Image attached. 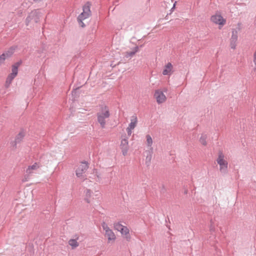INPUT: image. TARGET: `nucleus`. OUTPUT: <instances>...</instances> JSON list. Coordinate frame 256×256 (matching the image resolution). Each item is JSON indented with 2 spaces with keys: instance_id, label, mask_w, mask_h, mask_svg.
Wrapping results in <instances>:
<instances>
[{
  "instance_id": "obj_1",
  "label": "nucleus",
  "mask_w": 256,
  "mask_h": 256,
  "mask_svg": "<svg viewBox=\"0 0 256 256\" xmlns=\"http://www.w3.org/2000/svg\"><path fill=\"white\" fill-rule=\"evenodd\" d=\"M224 156L222 152L220 151L216 162L220 166V171L223 175L226 174L228 172V162L224 159Z\"/></svg>"
},
{
  "instance_id": "obj_2",
  "label": "nucleus",
  "mask_w": 256,
  "mask_h": 256,
  "mask_svg": "<svg viewBox=\"0 0 256 256\" xmlns=\"http://www.w3.org/2000/svg\"><path fill=\"white\" fill-rule=\"evenodd\" d=\"M88 162H82L76 170V176L82 180L86 179V176H84V174L88 168Z\"/></svg>"
},
{
  "instance_id": "obj_3",
  "label": "nucleus",
  "mask_w": 256,
  "mask_h": 256,
  "mask_svg": "<svg viewBox=\"0 0 256 256\" xmlns=\"http://www.w3.org/2000/svg\"><path fill=\"white\" fill-rule=\"evenodd\" d=\"M42 15V10L40 9L34 10L32 11L26 18V25H28V23L32 20L36 23L38 22Z\"/></svg>"
},
{
  "instance_id": "obj_4",
  "label": "nucleus",
  "mask_w": 256,
  "mask_h": 256,
  "mask_svg": "<svg viewBox=\"0 0 256 256\" xmlns=\"http://www.w3.org/2000/svg\"><path fill=\"white\" fill-rule=\"evenodd\" d=\"M102 226L103 230L105 231L104 236L108 238V242H114L116 236L112 230L110 229L108 224L104 222H102Z\"/></svg>"
},
{
  "instance_id": "obj_5",
  "label": "nucleus",
  "mask_w": 256,
  "mask_h": 256,
  "mask_svg": "<svg viewBox=\"0 0 256 256\" xmlns=\"http://www.w3.org/2000/svg\"><path fill=\"white\" fill-rule=\"evenodd\" d=\"M120 147L122 150V154L124 156L126 155L128 150V138L126 137V134L122 136Z\"/></svg>"
},
{
  "instance_id": "obj_6",
  "label": "nucleus",
  "mask_w": 256,
  "mask_h": 256,
  "mask_svg": "<svg viewBox=\"0 0 256 256\" xmlns=\"http://www.w3.org/2000/svg\"><path fill=\"white\" fill-rule=\"evenodd\" d=\"M154 96L158 104L164 102L166 100V96L163 93V92L160 90H157L155 91Z\"/></svg>"
},
{
  "instance_id": "obj_7",
  "label": "nucleus",
  "mask_w": 256,
  "mask_h": 256,
  "mask_svg": "<svg viewBox=\"0 0 256 256\" xmlns=\"http://www.w3.org/2000/svg\"><path fill=\"white\" fill-rule=\"evenodd\" d=\"M25 136V134L24 130H21L16 136L15 140L14 141L11 142L10 144L11 146L14 148H16V145L18 144L21 142L24 136Z\"/></svg>"
},
{
  "instance_id": "obj_8",
  "label": "nucleus",
  "mask_w": 256,
  "mask_h": 256,
  "mask_svg": "<svg viewBox=\"0 0 256 256\" xmlns=\"http://www.w3.org/2000/svg\"><path fill=\"white\" fill-rule=\"evenodd\" d=\"M40 168V165L37 162H35L34 164L28 166L26 170V172L28 174L24 176V178L22 180L23 182H26L28 180V175L32 174L34 170H36Z\"/></svg>"
},
{
  "instance_id": "obj_9",
  "label": "nucleus",
  "mask_w": 256,
  "mask_h": 256,
  "mask_svg": "<svg viewBox=\"0 0 256 256\" xmlns=\"http://www.w3.org/2000/svg\"><path fill=\"white\" fill-rule=\"evenodd\" d=\"M238 30L233 29L232 30V34L230 38V48L232 49H235L236 46V42L238 40Z\"/></svg>"
},
{
  "instance_id": "obj_10",
  "label": "nucleus",
  "mask_w": 256,
  "mask_h": 256,
  "mask_svg": "<svg viewBox=\"0 0 256 256\" xmlns=\"http://www.w3.org/2000/svg\"><path fill=\"white\" fill-rule=\"evenodd\" d=\"M96 114H100L102 117L109 118L110 113L108 108L105 105L100 106V110Z\"/></svg>"
},
{
  "instance_id": "obj_11",
  "label": "nucleus",
  "mask_w": 256,
  "mask_h": 256,
  "mask_svg": "<svg viewBox=\"0 0 256 256\" xmlns=\"http://www.w3.org/2000/svg\"><path fill=\"white\" fill-rule=\"evenodd\" d=\"M210 20L212 22L218 24L224 25L225 22V20L220 15L212 16Z\"/></svg>"
},
{
  "instance_id": "obj_12",
  "label": "nucleus",
  "mask_w": 256,
  "mask_h": 256,
  "mask_svg": "<svg viewBox=\"0 0 256 256\" xmlns=\"http://www.w3.org/2000/svg\"><path fill=\"white\" fill-rule=\"evenodd\" d=\"M172 66L170 62H168L164 66L162 71V74L164 76L170 75L172 72Z\"/></svg>"
},
{
  "instance_id": "obj_13",
  "label": "nucleus",
  "mask_w": 256,
  "mask_h": 256,
  "mask_svg": "<svg viewBox=\"0 0 256 256\" xmlns=\"http://www.w3.org/2000/svg\"><path fill=\"white\" fill-rule=\"evenodd\" d=\"M16 48H17L16 46H11L10 48H9L7 50H6L2 54H4L5 55V56L6 58H10L14 54Z\"/></svg>"
},
{
  "instance_id": "obj_14",
  "label": "nucleus",
  "mask_w": 256,
  "mask_h": 256,
  "mask_svg": "<svg viewBox=\"0 0 256 256\" xmlns=\"http://www.w3.org/2000/svg\"><path fill=\"white\" fill-rule=\"evenodd\" d=\"M138 122L137 117L136 115H134L131 117L130 122L128 125V128L130 129H134L136 126Z\"/></svg>"
},
{
  "instance_id": "obj_15",
  "label": "nucleus",
  "mask_w": 256,
  "mask_h": 256,
  "mask_svg": "<svg viewBox=\"0 0 256 256\" xmlns=\"http://www.w3.org/2000/svg\"><path fill=\"white\" fill-rule=\"evenodd\" d=\"M90 2H87L84 6H83V12L84 14H86L87 16H90L91 11L90 10Z\"/></svg>"
},
{
  "instance_id": "obj_16",
  "label": "nucleus",
  "mask_w": 256,
  "mask_h": 256,
  "mask_svg": "<svg viewBox=\"0 0 256 256\" xmlns=\"http://www.w3.org/2000/svg\"><path fill=\"white\" fill-rule=\"evenodd\" d=\"M139 50V48L138 46H136L134 48V50L130 52H126L124 56L126 58H129L132 57Z\"/></svg>"
},
{
  "instance_id": "obj_17",
  "label": "nucleus",
  "mask_w": 256,
  "mask_h": 256,
  "mask_svg": "<svg viewBox=\"0 0 256 256\" xmlns=\"http://www.w3.org/2000/svg\"><path fill=\"white\" fill-rule=\"evenodd\" d=\"M16 76V75H15V74L10 73L6 80V87L8 88L11 82H12V80Z\"/></svg>"
},
{
  "instance_id": "obj_18",
  "label": "nucleus",
  "mask_w": 256,
  "mask_h": 256,
  "mask_svg": "<svg viewBox=\"0 0 256 256\" xmlns=\"http://www.w3.org/2000/svg\"><path fill=\"white\" fill-rule=\"evenodd\" d=\"M98 122L100 123L101 127L102 128H104L106 126V120L105 119L108 118L102 117L100 114H96Z\"/></svg>"
},
{
  "instance_id": "obj_19",
  "label": "nucleus",
  "mask_w": 256,
  "mask_h": 256,
  "mask_svg": "<svg viewBox=\"0 0 256 256\" xmlns=\"http://www.w3.org/2000/svg\"><path fill=\"white\" fill-rule=\"evenodd\" d=\"M93 174H94V178L96 182H100L102 180V178L100 177V175L98 172V170L96 169H94L93 170Z\"/></svg>"
},
{
  "instance_id": "obj_20",
  "label": "nucleus",
  "mask_w": 256,
  "mask_h": 256,
  "mask_svg": "<svg viewBox=\"0 0 256 256\" xmlns=\"http://www.w3.org/2000/svg\"><path fill=\"white\" fill-rule=\"evenodd\" d=\"M146 145L148 147H150V150L152 151V139L150 135L147 134L146 136Z\"/></svg>"
},
{
  "instance_id": "obj_21",
  "label": "nucleus",
  "mask_w": 256,
  "mask_h": 256,
  "mask_svg": "<svg viewBox=\"0 0 256 256\" xmlns=\"http://www.w3.org/2000/svg\"><path fill=\"white\" fill-rule=\"evenodd\" d=\"M68 244L72 246V248H74L78 246V244L76 240L74 239H70L68 241Z\"/></svg>"
},
{
  "instance_id": "obj_22",
  "label": "nucleus",
  "mask_w": 256,
  "mask_h": 256,
  "mask_svg": "<svg viewBox=\"0 0 256 256\" xmlns=\"http://www.w3.org/2000/svg\"><path fill=\"white\" fill-rule=\"evenodd\" d=\"M206 138H207V136L206 134H202L200 138V142L204 146H206Z\"/></svg>"
},
{
  "instance_id": "obj_23",
  "label": "nucleus",
  "mask_w": 256,
  "mask_h": 256,
  "mask_svg": "<svg viewBox=\"0 0 256 256\" xmlns=\"http://www.w3.org/2000/svg\"><path fill=\"white\" fill-rule=\"evenodd\" d=\"M90 16H87L84 14V12H82L78 18V20L82 21L83 20L88 18Z\"/></svg>"
},
{
  "instance_id": "obj_24",
  "label": "nucleus",
  "mask_w": 256,
  "mask_h": 256,
  "mask_svg": "<svg viewBox=\"0 0 256 256\" xmlns=\"http://www.w3.org/2000/svg\"><path fill=\"white\" fill-rule=\"evenodd\" d=\"M91 194H92V192L90 190H88V189L86 190V198H85V200L88 203L90 202L89 198L91 196Z\"/></svg>"
},
{
  "instance_id": "obj_25",
  "label": "nucleus",
  "mask_w": 256,
  "mask_h": 256,
  "mask_svg": "<svg viewBox=\"0 0 256 256\" xmlns=\"http://www.w3.org/2000/svg\"><path fill=\"white\" fill-rule=\"evenodd\" d=\"M120 232L122 234L126 235L129 234V230L126 226H123Z\"/></svg>"
},
{
  "instance_id": "obj_26",
  "label": "nucleus",
  "mask_w": 256,
  "mask_h": 256,
  "mask_svg": "<svg viewBox=\"0 0 256 256\" xmlns=\"http://www.w3.org/2000/svg\"><path fill=\"white\" fill-rule=\"evenodd\" d=\"M123 225L120 222L114 224V228L115 230H117L118 232H120Z\"/></svg>"
},
{
  "instance_id": "obj_27",
  "label": "nucleus",
  "mask_w": 256,
  "mask_h": 256,
  "mask_svg": "<svg viewBox=\"0 0 256 256\" xmlns=\"http://www.w3.org/2000/svg\"><path fill=\"white\" fill-rule=\"evenodd\" d=\"M11 73L15 74V75L17 76L18 73V68H17L16 66H15L12 65Z\"/></svg>"
},
{
  "instance_id": "obj_28",
  "label": "nucleus",
  "mask_w": 256,
  "mask_h": 256,
  "mask_svg": "<svg viewBox=\"0 0 256 256\" xmlns=\"http://www.w3.org/2000/svg\"><path fill=\"white\" fill-rule=\"evenodd\" d=\"M210 230L212 234L215 232V228L214 226H213V222L212 220H210Z\"/></svg>"
},
{
  "instance_id": "obj_29",
  "label": "nucleus",
  "mask_w": 256,
  "mask_h": 256,
  "mask_svg": "<svg viewBox=\"0 0 256 256\" xmlns=\"http://www.w3.org/2000/svg\"><path fill=\"white\" fill-rule=\"evenodd\" d=\"M7 58L5 56V55L4 54H2L0 55V64H2L4 63V60Z\"/></svg>"
},
{
  "instance_id": "obj_30",
  "label": "nucleus",
  "mask_w": 256,
  "mask_h": 256,
  "mask_svg": "<svg viewBox=\"0 0 256 256\" xmlns=\"http://www.w3.org/2000/svg\"><path fill=\"white\" fill-rule=\"evenodd\" d=\"M152 158V154H150V156H147L146 158V164H147L148 166L149 165V164L150 163V160Z\"/></svg>"
},
{
  "instance_id": "obj_31",
  "label": "nucleus",
  "mask_w": 256,
  "mask_h": 256,
  "mask_svg": "<svg viewBox=\"0 0 256 256\" xmlns=\"http://www.w3.org/2000/svg\"><path fill=\"white\" fill-rule=\"evenodd\" d=\"M22 60H20L16 63H14L13 65L15 66H16L18 68V67L20 66V65L22 64Z\"/></svg>"
},
{
  "instance_id": "obj_32",
  "label": "nucleus",
  "mask_w": 256,
  "mask_h": 256,
  "mask_svg": "<svg viewBox=\"0 0 256 256\" xmlns=\"http://www.w3.org/2000/svg\"><path fill=\"white\" fill-rule=\"evenodd\" d=\"M133 129H130V128L128 127L126 128V132H128V136H130L132 134V130Z\"/></svg>"
},
{
  "instance_id": "obj_33",
  "label": "nucleus",
  "mask_w": 256,
  "mask_h": 256,
  "mask_svg": "<svg viewBox=\"0 0 256 256\" xmlns=\"http://www.w3.org/2000/svg\"><path fill=\"white\" fill-rule=\"evenodd\" d=\"M254 65H256V50L254 52Z\"/></svg>"
},
{
  "instance_id": "obj_34",
  "label": "nucleus",
  "mask_w": 256,
  "mask_h": 256,
  "mask_svg": "<svg viewBox=\"0 0 256 256\" xmlns=\"http://www.w3.org/2000/svg\"><path fill=\"white\" fill-rule=\"evenodd\" d=\"M78 23H79V24L80 26L82 27V28H84L85 26V24H84L82 22V21H80V20H78Z\"/></svg>"
},
{
  "instance_id": "obj_35",
  "label": "nucleus",
  "mask_w": 256,
  "mask_h": 256,
  "mask_svg": "<svg viewBox=\"0 0 256 256\" xmlns=\"http://www.w3.org/2000/svg\"><path fill=\"white\" fill-rule=\"evenodd\" d=\"M79 88V87H78V88H76L75 89H74L72 91V93L73 94L74 92L76 93V91Z\"/></svg>"
},
{
  "instance_id": "obj_36",
  "label": "nucleus",
  "mask_w": 256,
  "mask_h": 256,
  "mask_svg": "<svg viewBox=\"0 0 256 256\" xmlns=\"http://www.w3.org/2000/svg\"><path fill=\"white\" fill-rule=\"evenodd\" d=\"M162 92H167V88H164L163 89V90H162Z\"/></svg>"
},
{
  "instance_id": "obj_37",
  "label": "nucleus",
  "mask_w": 256,
  "mask_h": 256,
  "mask_svg": "<svg viewBox=\"0 0 256 256\" xmlns=\"http://www.w3.org/2000/svg\"><path fill=\"white\" fill-rule=\"evenodd\" d=\"M255 66L254 68L253 69V70L254 72H256V65H254Z\"/></svg>"
},
{
  "instance_id": "obj_38",
  "label": "nucleus",
  "mask_w": 256,
  "mask_h": 256,
  "mask_svg": "<svg viewBox=\"0 0 256 256\" xmlns=\"http://www.w3.org/2000/svg\"><path fill=\"white\" fill-rule=\"evenodd\" d=\"M175 7V4H174L173 6V7L172 8V10L173 8H174Z\"/></svg>"
},
{
  "instance_id": "obj_39",
  "label": "nucleus",
  "mask_w": 256,
  "mask_h": 256,
  "mask_svg": "<svg viewBox=\"0 0 256 256\" xmlns=\"http://www.w3.org/2000/svg\"><path fill=\"white\" fill-rule=\"evenodd\" d=\"M212 239H215V236H214V235L212 236Z\"/></svg>"
},
{
  "instance_id": "obj_40",
  "label": "nucleus",
  "mask_w": 256,
  "mask_h": 256,
  "mask_svg": "<svg viewBox=\"0 0 256 256\" xmlns=\"http://www.w3.org/2000/svg\"><path fill=\"white\" fill-rule=\"evenodd\" d=\"M184 194H187V191L186 190L184 192Z\"/></svg>"
},
{
  "instance_id": "obj_41",
  "label": "nucleus",
  "mask_w": 256,
  "mask_h": 256,
  "mask_svg": "<svg viewBox=\"0 0 256 256\" xmlns=\"http://www.w3.org/2000/svg\"><path fill=\"white\" fill-rule=\"evenodd\" d=\"M210 244H214V242L211 243V242H210Z\"/></svg>"
},
{
  "instance_id": "obj_42",
  "label": "nucleus",
  "mask_w": 256,
  "mask_h": 256,
  "mask_svg": "<svg viewBox=\"0 0 256 256\" xmlns=\"http://www.w3.org/2000/svg\"><path fill=\"white\" fill-rule=\"evenodd\" d=\"M1 65V64H0V66Z\"/></svg>"
}]
</instances>
